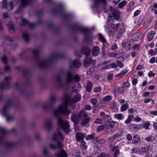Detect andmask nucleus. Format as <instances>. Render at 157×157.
<instances>
[{
	"label": "nucleus",
	"instance_id": "obj_1",
	"mask_svg": "<svg viewBox=\"0 0 157 157\" xmlns=\"http://www.w3.org/2000/svg\"><path fill=\"white\" fill-rule=\"evenodd\" d=\"M71 113L70 110L66 109V107L63 108L59 106L57 109H54L53 111V115L57 119L58 127L62 129L66 134L69 133L70 132L69 122L66 120L62 119L60 115L62 114H68Z\"/></svg>",
	"mask_w": 157,
	"mask_h": 157
},
{
	"label": "nucleus",
	"instance_id": "obj_2",
	"mask_svg": "<svg viewBox=\"0 0 157 157\" xmlns=\"http://www.w3.org/2000/svg\"><path fill=\"white\" fill-rule=\"evenodd\" d=\"M65 82L62 81L59 76H57L56 78V86L58 88L63 89L68 84L73 82H79L80 79L78 75H73V72L71 70H69L65 72Z\"/></svg>",
	"mask_w": 157,
	"mask_h": 157
},
{
	"label": "nucleus",
	"instance_id": "obj_3",
	"mask_svg": "<svg viewBox=\"0 0 157 157\" xmlns=\"http://www.w3.org/2000/svg\"><path fill=\"white\" fill-rule=\"evenodd\" d=\"M39 50L38 48L33 50V57L37 65L41 68H47L50 67L52 63V60L40 58L39 55Z\"/></svg>",
	"mask_w": 157,
	"mask_h": 157
},
{
	"label": "nucleus",
	"instance_id": "obj_4",
	"mask_svg": "<svg viewBox=\"0 0 157 157\" xmlns=\"http://www.w3.org/2000/svg\"><path fill=\"white\" fill-rule=\"evenodd\" d=\"M81 98V96L79 94H76L74 98H71L67 95L65 94L62 98L63 102L60 106H62L63 108L66 107V109H67V106L69 105V107L73 109L75 106V102L80 101Z\"/></svg>",
	"mask_w": 157,
	"mask_h": 157
},
{
	"label": "nucleus",
	"instance_id": "obj_5",
	"mask_svg": "<svg viewBox=\"0 0 157 157\" xmlns=\"http://www.w3.org/2000/svg\"><path fill=\"white\" fill-rule=\"evenodd\" d=\"M17 105V104L13 103L11 100L7 101L4 105L2 111V114L6 117L7 121H9L13 118V117L9 114V109L12 107L16 108Z\"/></svg>",
	"mask_w": 157,
	"mask_h": 157
},
{
	"label": "nucleus",
	"instance_id": "obj_6",
	"mask_svg": "<svg viewBox=\"0 0 157 157\" xmlns=\"http://www.w3.org/2000/svg\"><path fill=\"white\" fill-rule=\"evenodd\" d=\"M64 137L59 131H58L56 133H54L52 138V140L54 141H57V144H51L49 145L50 148L54 150L57 148H62L63 146L62 143L58 140L60 139L63 140Z\"/></svg>",
	"mask_w": 157,
	"mask_h": 157
},
{
	"label": "nucleus",
	"instance_id": "obj_7",
	"mask_svg": "<svg viewBox=\"0 0 157 157\" xmlns=\"http://www.w3.org/2000/svg\"><path fill=\"white\" fill-rule=\"evenodd\" d=\"M74 30L75 31H78L85 34L84 39L85 41H88L91 38V35L89 29L80 25L75 26Z\"/></svg>",
	"mask_w": 157,
	"mask_h": 157
},
{
	"label": "nucleus",
	"instance_id": "obj_8",
	"mask_svg": "<svg viewBox=\"0 0 157 157\" xmlns=\"http://www.w3.org/2000/svg\"><path fill=\"white\" fill-rule=\"evenodd\" d=\"M19 2V0H13L7 4V0H2L1 3L3 8L13 9L15 6L18 5Z\"/></svg>",
	"mask_w": 157,
	"mask_h": 157
},
{
	"label": "nucleus",
	"instance_id": "obj_9",
	"mask_svg": "<svg viewBox=\"0 0 157 157\" xmlns=\"http://www.w3.org/2000/svg\"><path fill=\"white\" fill-rule=\"evenodd\" d=\"M105 13H109L108 20H112L114 18L118 20L120 19V13L119 10H105Z\"/></svg>",
	"mask_w": 157,
	"mask_h": 157
},
{
	"label": "nucleus",
	"instance_id": "obj_10",
	"mask_svg": "<svg viewBox=\"0 0 157 157\" xmlns=\"http://www.w3.org/2000/svg\"><path fill=\"white\" fill-rule=\"evenodd\" d=\"M11 77L8 76L6 77L4 79V81L0 84V89L4 90L9 88L10 86V81L11 79Z\"/></svg>",
	"mask_w": 157,
	"mask_h": 157
},
{
	"label": "nucleus",
	"instance_id": "obj_11",
	"mask_svg": "<svg viewBox=\"0 0 157 157\" xmlns=\"http://www.w3.org/2000/svg\"><path fill=\"white\" fill-rule=\"evenodd\" d=\"M119 24H117L115 26V25H112L110 27H108L107 25H106L105 27L106 28H109V30H108V33H109L110 34H113V33L111 34V32L112 33H113V31H114V30L116 29L118 30V31L123 33L124 32V29L122 26H121L120 28H119Z\"/></svg>",
	"mask_w": 157,
	"mask_h": 157
},
{
	"label": "nucleus",
	"instance_id": "obj_12",
	"mask_svg": "<svg viewBox=\"0 0 157 157\" xmlns=\"http://www.w3.org/2000/svg\"><path fill=\"white\" fill-rule=\"evenodd\" d=\"M82 112L81 110L78 114H73L72 115L71 120L75 124H77L79 123V120L82 117Z\"/></svg>",
	"mask_w": 157,
	"mask_h": 157
},
{
	"label": "nucleus",
	"instance_id": "obj_13",
	"mask_svg": "<svg viewBox=\"0 0 157 157\" xmlns=\"http://www.w3.org/2000/svg\"><path fill=\"white\" fill-rule=\"evenodd\" d=\"M82 120L81 124L85 125L87 124L90 121V118L89 116L86 113V111L83 109L82 110Z\"/></svg>",
	"mask_w": 157,
	"mask_h": 157
},
{
	"label": "nucleus",
	"instance_id": "obj_14",
	"mask_svg": "<svg viewBox=\"0 0 157 157\" xmlns=\"http://www.w3.org/2000/svg\"><path fill=\"white\" fill-rule=\"evenodd\" d=\"M96 63V61L92 60V58L90 57H86L84 60V65L86 67H87L91 64H92V66H93V65H94Z\"/></svg>",
	"mask_w": 157,
	"mask_h": 157
},
{
	"label": "nucleus",
	"instance_id": "obj_15",
	"mask_svg": "<svg viewBox=\"0 0 157 157\" xmlns=\"http://www.w3.org/2000/svg\"><path fill=\"white\" fill-rule=\"evenodd\" d=\"M53 121L51 119L47 120L44 123L43 127L48 130L52 129L53 125Z\"/></svg>",
	"mask_w": 157,
	"mask_h": 157
},
{
	"label": "nucleus",
	"instance_id": "obj_16",
	"mask_svg": "<svg viewBox=\"0 0 157 157\" xmlns=\"http://www.w3.org/2000/svg\"><path fill=\"white\" fill-rule=\"evenodd\" d=\"M20 20L24 25L27 26L30 29L33 28L35 26V25L34 23H30L27 19H24L23 17H20Z\"/></svg>",
	"mask_w": 157,
	"mask_h": 157
},
{
	"label": "nucleus",
	"instance_id": "obj_17",
	"mask_svg": "<svg viewBox=\"0 0 157 157\" xmlns=\"http://www.w3.org/2000/svg\"><path fill=\"white\" fill-rule=\"evenodd\" d=\"M7 133L6 130L2 128H0V143L2 144L4 143L3 137Z\"/></svg>",
	"mask_w": 157,
	"mask_h": 157
},
{
	"label": "nucleus",
	"instance_id": "obj_18",
	"mask_svg": "<svg viewBox=\"0 0 157 157\" xmlns=\"http://www.w3.org/2000/svg\"><path fill=\"white\" fill-rule=\"evenodd\" d=\"M81 64V63L79 60H76L70 63V67L71 69L73 67L78 68L80 66Z\"/></svg>",
	"mask_w": 157,
	"mask_h": 157
},
{
	"label": "nucleus",
	"instance_id": "obj_19",
	"mask_svg": "<svg viewBox=\"0 0 157 157\" xmlns=\"http://www.w3.org/2000/svg\"><path fill=\"white\" fill-rule=\"evenodd\" d=\"M86 133L77 132L76 133V140L78 142L82 141L84 137L86 136Z\"/></svg>",
	"mask_w": 157,
	"mask_h": 157
},
{
	"label": "nucleus",
	"instance_id": "obj_20",
	"mask_svg": "<svg viewBox=\"0 0 157 157\" xmlns=\"http://www.w3.org/2000/svg\"><path fill=\"white\" fill-rule=\"evenodd\" d=\"M52 107V106L51 104L46 103L42 105L43 111L45 113L50 111Z\"/></svg>",
	"mask_w": 157,
	"mask_h": 157
},
{
	"label": "nucleus",
	"instance_id": "obj_21",
	"mask_svg": "<svg viewBox=\"0 0 157 157\" xmlns=\"http://www.w3.org/2000/svg\"><path fill=\"white\" fill-rule=\"evenodd\" d=\"M115 122L113 121H108L104 124L105 126L106 129H109L114 127Z\"/></svg>",
	"mask_w": 157,
	"mask_h": 157
},
{
	"label": "nucleus",
	"instance_id": "obj_22",
	"mask_svg": "<svg viewBox=\"0 0 157 157\" xmlns=\"http://www.w3.org/2000/svg\"><path fill=\"white\" fill-rule=\"evenodd\" d=\"M81 52L85 55L86 57H88L90 54V50L88 47H84L81 50Z\"/></svg>",
	"mask_w": 157,
	"mask_h": 157
},
{
	"label": "nucleus",
	"instance_id": "obj_23",
	"mask_svg": "<svg viewBox=\"0 0 157 157\" xmlns=\"http://www.w3.org/2000/svg\"><path fill=\"white\" fill-rule=\"evenodd\" d=\"M100 49L97 46H94L92 51V53L93 56H98L100 52Z\"/></svg>",
	"mask_w": 157,
	"mask_h": 157
},
{
	"label": "nucleus",
	"instance_id": "obj_24",
	"mask_svg": "<svg viewBox=\"0 0 157 157\" xmlns=\"http://www.w3.org/2000/svg\"><path fill=\"white\" fill-rule=\"evenodd\" d=\"M57 157H67V155L64 150H61L59 152L56 153Z\"/></svg>",
	"mask_w": 157,
	"mask_h": 157
},
{
	"label": "nucleus",
	"instance_id": "obj_25",
	"mask_svg": "<svg viewBox=\"0 0 157 157\" xmlns=\"http://www.w3.org/2000/svg\"><path fill=\"white\" fill-rule=\"evenodd\" d=\"M81 88V86L79 83H77L73 87L72 91L76 93H78Z\"/></svg>",
	"mask_w": 157,
	"mask_h": 157
},
{
	"label": "nucleus",
	"instance_id": "obj_26",
	"mask_svg": "<svg viewBox=\"0 0 157 157\" xmlns=\"http://www.w3.org/2000/svg\"><path fill=\"white\" fill-rule=\"evenodd\" d=\"M94 4L92 6V7H96L97 5L101 3H102L104 4L106 3V0H94Z\"/></svg>",
	"mask_w": 157,
	"mask_h": 157
},
{
	"label": "nucleus",
	"instance_id": "obj_27",
	"mask_svg": "<svg viewBox=\"0 0 157 157\" xmlns=\"http://www.w3.org/2000/svg\"><path fill=\"white\" fill-rule=\"evenodd\" d=\"M92 141L94 143H96V142H98L99 143L101 144H104L106 142V141L103 139H98L97 138H96L95 139L94 138L92 140Z\"/></svg>",
	"mask_w": 157,
	"mask_h": 157
},
{
	"label": "nucleus",
	"instance_id": "obj_28",
	"mask_svg": "<svg viewBox=\"0 0 157 157\" xmlns=\"http://www.w3.org/2000/svg\"><path fill=\"white\" fill-rule=\"evenodd\" d=\"M148 151L149 149L148 147H144L141 148L140 153L144 155V154H146Z\"/></svg>",
	"mask_w": 157,
	"mask_h": 157
},
{
	"label": "nucleus",
	"instance_id": "obj_29",
	"mask_svg": "<svg viewBox=\"0 0 157 157\" xmlns=\"http://www.w3.org/2000/svg\"><path fill=\"white\" fill-rule=\"evenodd\" d=\"M140 34L137 33H135L132 36V40L133 41H138L140 39Z\"/></svg>",
	"mask_w": 157,
	"mask_h": 157
},
{
	"label": "nucleus",
	"instance_id": "obj_30",
	"mask_svg": "<svg viewBox=\"0 0 157 157\" xmlns=\"http://www.w3.org/2000/svg\"><path fill=\"white\" fill-rule=\"evenodd\" d=\"M155 34L154 31H152L150 32L147 36V39L149 41L151 40L153 38Z\"/></svg>",
	"mask_w": 157,
	"mask_h": 157
},
{
	"label": "nucleus",
	"instance_id": "obj_31",
	"mask_svg": "<svg viewBox=\"0 0 157 157\" xmlns=\"http://www.w3.org/2000/svg\"><path fill=\"white\" fill-rule=\"evenodd\" d=\"M57 99V97L56 95H51L49 98L51 104L52 105V104L55 103Z\"/></svg>",
	"mask_w": 157,
	"mask_h": 157
},
{
	"label": "nucleus",
	"instance_id": "obj_32",
	"mask_svg": "<svg viewBox=\"0 0 157 157\" xmlns=\"http://www.w3.org/2000/svg\"><path fill=\"white\" fill-rule=\"evenodd\" d=\"M112 151L114 152L113 155L114 157H117V155L119 153V151L118 150V147L115 146L112 148Z\"/></svg>",
	"mask_w": 157,
	"mask_h": 157
},
{
	"label": "nucleus",
	"instance_id": "obj_33",
	"mask_svg": "<svg viewBox=\"0 0 157 157\" xmlns=\"http://www.w3.org/2000/svg\"><path fill=\"white\" fill-rule=\"evenodd\" d=\"M43 153L45 156L48 157L49 155V152L47 148L45 147H43Z\"/></svg>",
	"mask_w": 157,
	"mask_h": 157
},
{
	"label": "nucleus",
	"instance_id": "obj_34",
	"mask_svg": "<svg viewBox=\"0 0 157 157\" xmlns=\"http://www.w3.org/2000/svg\"><path fill=\"white\" fill-rule=\"evenodd\" d=\"M92 87V83L90 81L88 82L87 83L86 89L88 92H90L91 90Z\"/></svg>",
	"mask_w": 157,
	"mask_h": 157
},
{
	"label": "nucleus",
	"instance_id": "obj_35",
	"mask_svg": "<svg viewBox=\"0 0 157 157\" xmlns=\"http://www.w3.org/2000/svg\"><path fill=\"white\" fill-rule=\"evenodd\" d=\"M7 25L9 30L14 31V28L13 24L10 21L7 24Z\"/></svg>",
	"mask_w": 157,
	"mask_h": 157
},
{
	"label": "nucleus",
	"instance_id": "obj_36",
	"mask_svg": "<svg viewBox=\"0 0 157 157\" xmlns=\"http://www.w3.org/2000/svg\"><path fill=\"white\" fill-rule=\"evenodd\" d=\"M23 37L25 40L26 42L29 41V36L26 32H24Z\"/></svg>",
	"mask_w": 157,
	"mask_h": 157
},
{
	"label": "nucleus",
	"instance_id": "obj_37",
	"mask_svg": "<svg viewBox=\"0 0 157 157\" xmlns=\"http://www.w3.org/2000/svg\"><path fill=\"white\" fill-rule=\"evenodd\" d=\"M63 55H62L59 54L57 53H54L52 56V59H56L59 58H62Z\"/></svg>",
	"mask_w": 157,
	"mask_h": 157
},
{
	"label": "nucleus",
	"instance_id": "obj_38",
	"mask_svg": "<svg viewBox=\"0 0 157 157\" xmlns=\"http://www.w3.org/2000/svg\"><path fill=\"white\" fill-rule=\"evenodd\" d=\"M33 0H21V3L23 6H26L27 4L31 3Z\"/></svg>",
	"mask_w": 157,
	"mask_h": 157
},
{
	"label": "nucleus",
	"instance_id": "obj_39",
	"mask_svg": "<svg viewBox=\"0 0 157 157\" xmlns=\"http://www.w3.org/2000/svg\"><path fill=\"white\" fill-rule=\"evenodd\" d=\"M140 140L139 137L137 135H135L133 138L132 142L134 144H136L138 143Z\"/></svg>",
	"mask_w": 157,
	"mask_h": 157
},
{
	"label": "nucleus",
	"instance_id": "obj_40",
	"mask_svg": "<svg viewBox=\"0 0 157 157\" xmlns=\"http://www.w3.org/2000/svg\"><path fill=\"white\" fill-rule=\"evenodd\" d=\"M114 116L117 119L119 120H122L124 117V115L121 113L115 114Z\"/></svg>",
	"mask_w": 157,
	"mask_h": 157
},
{
	"label": "nucleus",
	"instance_id": "obj_41",
	"mask_svg": "<svg viewBox=\"0 0 157 157\" xmlns=\"http://www.w3.org/2000/svg\"><path fill=\"white\" fill-rule=\"evenodd\" d=\"M142 124H133L132 125V128L134 130H138L141 128Z\"/></svg>",
	"mask_w": 157,
	"mask_h": 157
},
{
	"label": "nucleus",
	"instance_id": "obj_42",
	"mask_svg": "<svg viewBox=\"0 0 157 157\" xmlns=\"http://www.w3.org/2000/svg\"><path fill=\"white\" fill-rule=\"evenodd\" d=\"M119 136V135L118 133H116L114 135L110 137L109 138L110 140V141L112 142L114 140L116 139L117 138H118Z\"/></svg>",
	"mask_w": 157,
	"mask_h": 157
},
{
	"label": "nucleus",
	"instance_id": "obj_43",
	"mask_svg": "<svg viewBox=\"0 0 157 157\" xmlns=\"http://www.w3.org/2000/svg\"><path fill=\"white\" fill-rule=\"evenodd\" d=\"M128 107V105L127 104H126L123 105L121 108V111H125Z\"/></svg>",
	"mask_w": 157,
	"mask_h": 157
},
{
	"label": "nucleus",
	"instance_id": "obj_44",
	"mask_svg": "<svg viewBox=\"0 0 157 157\" xmlns=\"http://www.w3.org/2000/svg\"><path fill=\"white\" fill-rule=\"evenodd\" d=\"M122 46L124 47L126 50H128L131 49L130 47H129L127 42L122 43Z\"/></svg>",
	"mask_w": 157,
	"mask_h": 157
},
{
	"label": "nucleus",
	"instance_id": "obj_45",
	"mask_svg": "<svg viewBox=\"0 0 157 157\" xmlns=\"http://www.w3.org/2000/svg\"><path fill=\"white\" fill-rule=\"evenodd\" d=\"M94 133H93L91 134L87 135L86 138L87 140H89L92 139L93 140L94 138L95 139L96 138L94 137Z\"/></svg>",
	"mask_w": 157,
	"mask_h": 157
},
{
	"label": "nucleus",
	"instance_id": "obj_46",
	"mask_svg": "<svg viewBox=\"0 0 157 157\" xmlns=\"http://www.w3.org/2000/svg\"><path fill=\"white\" fill-rule=\"evenodd\" d=\"M101 86H98L94 88V91L96 93H98L101 91Z\"/></svg>",
	"mask_w": 157,
	"mask_h": 157
},
{
	"label": "nucleus",
	"instance_id": "obj_47",
	"mask_svg": "<svg viewBox=\"0 0 157 157\" xmlns=\"http://www.w3.org/2000/svg\"><path fill=\"white\" fill-rule=\"evenodd\" d=\"M90 102L93 104V105L94 106V107L95 105H96L97 101L96 98H92L90 100Z\"/></svg>",
	"mask_w": 157,
	"mask_h": 157
},
{
	"label": "nucleus",
	"instance_id": "obj_48",
	"mask_svg": "<svg viewBox=\"0 0 157 157\" xmlns=\"http://www.w3.org/2000/svg\"><path fill=\"white\" fill-rule=\"evenodd\" d=\"M98 37L99 39L103 43L106 42V41L105 39L101 34L100 33L98 34Z\"/></svg>",
	"mask_w": 157,
	"mask_h": 157
},
{
	"label": "nucleus",
	"instance_id": "obj_49",
	"mask_svg": "<svg viewBox=\"0 0 157 157\" xmlns=\"http://www.w3.org/2000/svg\"><path fill=\"white\" fill-rule=\"evenodd\" d=\"M126 2L125 1H123L119 4L118 6L119 8H122L126 4Z\"/></svg>",
	"mask_w": 157,
	"mask_h": 157
},
{
	"label": "nucleus",
	"instance_id": "obj_50",
	"mask_svg": "<svg viewBox=\"0 0 157 157\" xmlns=\"http://www.w3.org/2000/svg\"><path fill=\"white\" fill-rule=\"evenodd\" d=\"M150 125V123L149 122H146L143 125H142L141 128H144L146 129H148V127Z\"/></svg>",
	"mask_w": 157,
	"mask_h": 157
},
{
	"label": "nucleus",
	"instance_id": "obj_51",
	"mask_svg": "<svg viewBox=\"0 0 157 157\" xmlns=\"http://www.w3.org/2000/svg\"><path fill=\"white\" fill-rule=\"evenodd\" d=\"M81 142V146L83 150L87 148V147L86 145V143L84 141L80 142Z\"/></svg>",
	"mask_w": 157,
	"mask_h": 157
},
{
	"label": "nucleus",
	"instance_id": "obj_52",
	"mask_svg": "<svg viewBox=\"0 0 157 157\" xmlns=\"http://www.w3.org/2000/svg\"><path fill=\"white\" fill-rule=\"evenodd\" d=\"M118 55H116V56L117 57V58L120 59L121 61H123L124 60V54L123 53H122L121 54V55L120 56H117Z\"/></svg>",
	"mask_w": 157,
	"mask_h": 157
},
{
	"label": "nucleus",
	"instance_id": "obj_53",
	"mask_svg": "<svg viewBox=\"0 0 157 157\" xmlns=\"http://www.w3.org/2000/svg\"><path fill=\"white\" fill-rule=\"evenodd\" d=\"M112 98L110 96H107L104 97L103 100L104 101H107L110 100Z\"/></svg>",
	"mask_w": 157,
	"mask_h": 157
},
{
	"label": "nucleus",
	"instance_id": "obj_54",
	"mask_svg": "<svg viewBox=\"0 0 157 157\" xmlns=\"http://www.w3.org/2000/svg\"><path fill=\"white\" fill-rule=\"evenodd\" d=\"M116 61L117 66H118L120 68H122L124 67V64L121 61L118 60H117Z\"/></svg>",
	"mask_w": 157,
	"mask_h": 157
},
{
	"label": "nucleus",
	"instance_id": "obj_55",
	"mask_svg": "<svg viewBox=\"0 0 157 157\" xmlns=\"http://www.w3.org/2000/svg\"><path fill=\"white\" fill-rule=\"evenodd\" d=\"M35 136L36 139L38 140H40L41 139V136L40 133L37 132L35 134Z\"/></svg>",
	"mask_w": 157,
	"mask_h": 157
},
{
	"label": "nucleus",
	"instance_id": "obj_56",
	"mask_svg": "<svg viewBox=\"0 0 157 157\" xmlns=\"http://www.w3.org/2000/svg\"><path fill=\"white\" fill-rule=\"evenodd\" d=\"M105 128V126L104 125H101L98 126L97 128V130L98 132H101Z\"/></svg>",
	"mask_w": 157,
	"mask_h": 157
},
{
	"label": "nucleus",
	"instance_id": "obj_57",
	"mask_svg": "<svg viewBox=\"0 0 157 157\" xmlns=\"http://www.w3.org/2000/svg\"><path fill=\"white\" fill-rule=\"evenodd\" d=\"M145 140L147 142H151L154 140L153 137H147L145 138Z\"/></svg>",
	"mask_w": 157,
	"mask_h": 157
},
{
	"label": "nucleus",
	"instance_id": "obj_58",
	"mask_svg": "<svg viewBox=\"0 0 157 157\" xmlns=\"http://www.w3.org/2000/svg\"><path fill=\"white\" fill-rule=\"evenodd\" d=\"M113 76V75L112 73H109L107 75V78L109 80H111Z\"/></svg>",
	"mask_w": 157,
	"mask_h": 157
},
{
	"label": "nucleus",
	"instance_id": "obj_59",
	"mask_svg": "<svg viewBox=\"0 0 157 157\" xmlns=\"http://www.w3.org/2000/svg\"><path fill=\"white\" fill-rule=\"evenodd\" d=\"M13 144L11 142H7L6 144V146L7 147H13Z\"/></svg>",
	"mask_w": 157,
	"mask_h": 157
},
{
	"label": "nucleus",
	"instance_id": "obj_60",
	"mask_svg": "<svg viewBox=\"0 0 157 157\" xmlns=\"http://www.w3.org/2000/svg\"><path fill=\"white\" fill-rule=\"evenodd\" d=\"M126 138L128 141H131L132 139V136L131 135V134H128L127 135Z\"/></svg>",
	"mask_w": 157,
	"mask_h": 157
},
{
	"label": "nucleus",
	"instance_id": "obj_61",
	"mask_svg": "<svg viewBox=\"0 0 157 157\" xmlns=\"http://www.w3.org/2000/svg\"><path fill=\"white\" fill-rule=\"evenodd\" d=\"M150 25V21H146L144 24V27L145 28H147Z\"/></svg>",
	"mask_w": 157,
	"mask_h": 157
},
{
	"label": "nucleus",
	"instance_id": "obj_62",
	"mask_svg": "<svg viewBox=\"0 0 157 157\" xmlns=\"http://www.w3.org/2000/svg\"><path fill=\"white\" fill-rule=\"evenodd\" d=\"M148 53L151 56H153L155 54V51L152 49L148 51Z\"/></svg>",
	"mask_w": 157,
	"mask_h": 157
},
{
	"label": "nucleus",
	"instance_id": "obj_63",
	"mask_svg": "<svg viewBox=\"0 0 157 157\" xmlns=\"http://www.w3.org/2000/svg\"><path fill=\"white\" fill-rule=\"evenodd\" d=\"M110 68H116L118 67L117 64L113 63H110Z\"/></svg>",
	"mask_w": 157,
	"mask_h": 157
},
{
	"label": "nucleus",
	"instance_id": "obj_64",
	"mask_svg": "<svg viewBox=\"0 0 157 157\" xmlns=\"http://www.w3.org/2000/svg\"><path fill=\"white\" fill-rule=\"evenodd\" d=\"M3 16L4 18H6L9 17V14L8 12L3 13Z\"/></svg>",
	"mask_w": 157,
	"mask_h": 157
}]
</instances>
